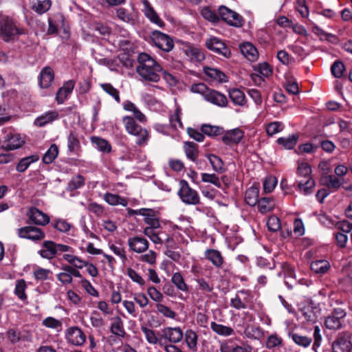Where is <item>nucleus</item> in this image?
Listing matches in <instances>:
<instances>
[{
    "instance_id": "f257e3e1",
    "label": "nucleus",
    "mask_w": 352,
    "mask_h": 352,
    "mask_svg": "<svg viewBox=\"0 0 352 352\" xmlns=\"http://www.w3.org/2000/svg\"><path fill=\"white\" fill-rule=\"evenodd\" d=\"M137 73L146 81L157 82L161 78L162 67L150 55L140 53L138 57Z\"/></svg>"
},
{
    "instance_id": "f03ea898",
    "label": "nucleus",
    "mask_w": 352,
    "mask_h": 352,
    "mask_svg": "<svg viewBox=\"0 0 352 352\" xmlns=\"http://www.w3.org/2000/svg\"><path fill=\"white\" fill-rule=\"evenodd\" d=\"M289 336L296 344L302 348L309 347L313 342L312 351L314 352H320L322 337L320 328L318 326L314 327L313 338L311 336L296 332H291Z\"/></svg>"
},
{
    "instance_id": "7ed1b4c3",
    "label": "nucleus",
    "mask_w": 352,
    "mask_h": 352,
    "mask_svg": "<svg viewBox=\"0 0 352 352\" xmlns=\"http://www.w3.org/2000/svg\"><path fill=\"white\" fill-rule=\"evenodd\" d=\"M25 34V30L8 16L0 19V36L6 42L14 40L16 36Z\"/></svg>"
},
{
    "instance_id": "20e7f679",
    "label": "nucleus",
    "mask_w": 352,
    "mask_h": 352,
    "mask_svg": "<svg viewBox=\"0 0 352 352\" xmlns=\"http://www.w3.org/2000/svg\"><path fill=\"white\" fill-rule=\"evenodd\" d=\"M123 122L127 132L137 138L136 144L139 146H144L149 138L148 132L146 129L138 124L134 119L130 116L123 118Z\"/></svg>"
},
{
    "instance_id": "39448f33",
    "label": "nucleus",
    "mask_w": 352,
    "mask_h": 352,
    "mask_svg": "<svg viewBox=\"0 0 352 352\" xmlns=\"http://www.w3.org/2000/svg\"><path fill=\"white\" fill-rule=\"evenodd\" d=\"M297 173L304 177L298 182V186L300 190L305 195L311 194L315 187V182L311 177V168L307 163H298Z\"/></svg>"
},
{
    "instance_id": "423d86ee",
    "label": "nucleus",
    "mask_w": 352,
    "mask_h": 352,
    "mask_svg": "<svg viewBox=\"0 0 352 352\" xmlns=\"http://www.w3.org/2000/svg\"><path fill=\"white\" fill-rule=\"evenodd\" d=\"M332 352H351V334L349 331L339 332L331 344Z\"/></svg>"
},
{
    "instance_id": "0eeeda50",
    "label": "nucleus",
    "mask_w": 352,
    "mask_h": 352,
    "mask_svg": "<svg viewBox=\"0 0 352 352\" xmlns=\"http://www.w3.org/2000/svg\"><path fill=\"white\" fill-rule=\"evenodd\" d=\"M177 195L186 204L188 205H197L199 204V196L197 192L192 189L186 180H181L179 182V190Z\"/></svg>"
},
{
    "instance_id": "6e6552de",
    "label": "nucleus",
    "mask_w": 352,
    "mask_h": 352,
    "mask_svg": "<svg viewBox=\"0 0 352 352\" xmlns=\"http://www.w3.org/2000/svg\"><path fill=\"white\" fill-rule=\"evenodd\" d=\"M149 37L153 43L164 52H168L174 47L173 39L168 35L158 30L151 32Z\"/></svg>"
},
{
    "instance_id": "1a4fd4ad",
    "label": "nucleus",
    "mask_w": 352,
    "mask_h": 352,
    "mask_svg": "<svg viewBox=\"0 0 352 352\" xmlns=\"http://www.w3.org/2000/svg\"><path fill=\"white\" fill-rule=\"evenodd\" d=\"M18 235L20 238L29 239L34 242L41 241L45 237V234L43 230L34 226L19 228Z\"/></svg>"
},
{
    "instance_id": "9d476101",
    "label": "nucleus",
    "mask_w": 352,
    "mask_h": 352,
    "mask_svg": "<svg viewBox=\"0 0 352 352\" xmlns=\"http://www.w3.org/2000/svg\"><path fill=\"white\" fill-rule=\"evenodd\" d=\"M65 338L69 343L75 346L83 345L87 339V336L82 329L76 326L67 329Z\"/></svg>"
},
{
    "instance_id": "9b49d317",
    "label": "nucleus",
    "mask_w": 352,
    "mask_h": 352,
    "mask_svg": "<svg viewBox=\"0 0 352 352\" xmlns=\"http://www.w3.org/2000/svg\"><path fill=\"white\" fill-rule=\"evenodd\" d=\"M206 46L210 50L223 56L225 58H230L231 56L230 50L219 38L212 37L206 41Z\"/></svg>"
},
{
    "instance_id": "f8f14e48",
    "label": "nucleus",
    "mask_w": 352,
    "mask_h": 352,
    "mask_svg": "<svg viewBox=\"0 0 352 352\" xmlns=\"http://www.w3.org/2000/svg\"><path fill=\"white\" fill-rule=\"evenodd\" d=\"M219 14L222 20L230 25L241 27L243 25L242 17L236 12L226 6H221L219 8Z\"/></svg>"
},
{
    "instance_id": "ddd939ff",
    "label": "nucleus",
    "mask_w": 352,
    "mask_h": 352,
    "mask_svg": "<svg viewBox=\"0 0 352 352\" xmlns=\"http://www.w3.org/2000/svg\"><path fill=\"white\" fill-rule=\"evenodd\" d=\"M184 337L182 330L179 327H165L162 329V338L171 343L180 342Z\"/></svg>"
},
{
    "instance_id": "4468645a",
    "label": "nucleus",
    "mask_w": 352,
    "mask_h": 352,
    "mask_svg": "<svg viewBox=\"0 0 352 352\" xmlns=\"http://www.w3.org/2000/svg\"><path fill=\"white\" fill-rule=\"evenodd\" d=\"M129 249L136 253L145 252L149 247L148 241L140 236H133L128 239Z\"/></svg>"
},
{
    "instance_id": "2eb2a0df",
    "label": "nucleus",
    "mask_w": 352,
    "mask_h": 352,
    "mask_svg": "<svg viewBox=\"0 0 352 352\" xmlns=\"http://www.w3.org/2000/svg\"><path fill=\"white\" fill-rule=\"evenodd\" d=\"M205 100L220 107H226L228 103V99L223 94L212 89H210Z\"/></svg>"
},
{
    "instance_id": "dca6fc26",
    "label": "nucleus",
    "mask_w": 352,
    "mask_h": 352,
    "mask_svg": "<svg viewBox=\"0 0 352 352\" xmlns=\"http://www.w3.org/2000/svg\"><path fill=\"white\" fill-rule=\"evenodd\" d=\"M144 9L143 12L144 15L148 18L151 22L157 25L160 28L164 26V22L160 18L157 12L154 10L148 0L142 1Z\"/></svg>"
},
{
    "instance_id": "f3484780",
    "label": "nucleus",
    "mask_w": 352,
    "mask_h": 352,
    "mask_svg": "<svg viewBox=\"0 0 352 352\" xmlns=\"http://www.w3.org/2000/svg\"><path fill=\"white\" fill-rule=\"evenodd\" d=\"M30 219L38 226H45L50 222V217L36 208H32L28 212Z\"/></svg>"
},
{
    "instance_id": "a211bd4d",
    "label": "nucleus",
    "mask_w": 352,
    "mask_h": 352,
    "mask_svg": "<svg viewBox=\"0 0 352 352\" xmlns=\"http://www.w3.org/2000/svg\"><path fill=\"white\" fill-rule=\"evenodd\" d=\"M244 133L239 129L228 131L222 137V141L228 145L237 144L243 138Z\"/></svg>"
},
{
    "instance_id": "6ab92c4d",
    "label": "nucleus",
    "mask_w": 352,
    "mask_h": 352,
    "mask_svg": "<svg viewBox=\"0 0 352 352\" xmlns=\"http://www.w3.org/2000/svg\"><path fill=\"white\" fill-rule=\"evenodd\" d=\"M54 78V73L53 69L50 67H45L41 72L39 75V85L43 89L50 87Z\"/></svg>"
},
{
    "instance_id": "aec40b11",
    "label": "nucleus",
    "mask_w": 352,
    "mask_h": 352,
    "mask_svg": "<svg viewBox=\"0 0 352 352\" xmlns=\"http://www.w3.org/2000/svg\"><path fill=\"white\" fill-rule=\"evenodd\" d=\"M56 243L52 241H45L41 249L38 251L39 255L46 259H51L56 254Z\"/></svg>"
},
{
    "instance_id": "412c9836",
    "label": "nucleus",
    "mask_w": 352,
    "mask_h": 352,
    "mask_svg": "<svg viewBox=\"0 0 352 352\" xmlns=\"http://www.w3.org/2000/svg\"><path fill=\"white\" fill-rule=\"evenodd\" d=\"M184 342L191 352L198 351V335L192 329H188L184 333Z\"/></svg>"
},
{
    "instance_id": "4be33fe9",
    "label": "nucleus",
    "mask_w": 352,
    "mask_h": 352,
    "mask_svg": "<svg viewBox=\"0 0 352 352\" xmlns=\"http://www.w3.org/2000/svg\"><path fill=\"white\" fill-rule=\"evenodd\" d=\"M205 258L210 261L214 266L221 268L223 264L224 260L221 253L214 249H207L204 252Z\"/></svg>"
},
{
    "instance_id": "5701e85b",
    "label": "nucleus",
    "mask_w": 352,
    "mask_h": 352,
    "mask_svg": "<svg viewBox=\"0 0 352 352\" xmlns=\"http://www.w3.org/2000/svg\"><path fill=\"white\" fill-rule=\"evenodd\" d=\"M320 183L329 189L338 190L342 186L343 180L335 175H324L321 177Z\"/></svg>"
},
{
    "instance_id": "b1692460",
    "label": "nucleus",
    "mask_w": 352,
    "mask_h": 352,
    "mask_svg": "<svg viewBox=\"0 0 352 352\" xmlns=\"http://www.w3.org/2000/svg\"><path fill=\"white\" fill-rule=\"evenodd\" d=\"M204 72L209 78L212 80L217 81L219 82H226L228 80V77L226 75L222 72L221 71L210 67H204Z\"/></svg>"
},
{
    "instance_id": "393cba45",
    "label": "nucleus",
    "mask_w": 352,
    "mask_h": 352,
    "mask_svg": "<svg viewBox=\"0 0 352 352\" xmlns=\"http://www.w3.org/2000/svg\"><path fill=\"white\" fill-rule=\"evenodd\" d=\"M24 143L25 141L21 138L20 135H12L9 137L4 144L2 145V148L6 151H12L19 148Z\"/></svg>"
},
{
    "instance_id": "a878e982",
    "label": "nucleus",
    "mask_w": 352,
    "mask_h": 352,
    "mask_svg": "<svg viewBox=\"0 0 352 352\" xmlns=\"http://www.w3.org/2000/svg\"><path fill=\"white\" fill-rule=\"evenodd\" d=\"M139 214L144 217V222L149 226L148 227H160V223L159 222V219L154 214V211L153 210L141 208L140 209Z\"/></svg>"
},
{
    "instance_id": "bb28decb",
    "label": "nucleus",
    "mask_w": 352,
    "mask_h": 352,
    "mask_svg": "<svg viewBox=\"0 0 352 352\" xmlns=\"http://www.w3.org/2000/svg\"><path fill=\"white\" fill-rule=\"evenodd\" d=\"M242 54L248 60L254 61L257 59L258 53L256 47L250 43H244L240 45Z\"/></svg>"
},
{
    "instance_id": "cd10ccee",
    "label": "nucleus",
    "mask_w": 352,
    "mask_h": 352,
    "mask_svg": "<svg viewBox=\"0 0 352 352\" xmlns=\"http://www.w3.org/2000/svg\"><path fill=\"white\" fill-rule=\"evenodd\" d=\"M74 87V83L72 80L66 82L62 87H60L56 93V99L58 104H63L72 91Z\"/></svg>"
},
{
    "instance_id": "c85d7f7f",
    "label": "nucleus",
    "mask_w": 352,
    "mask_h": 352,
    "mask_svg": "<svg viewBox=\"0 0 352 352\" xmlns=\"http://www.w3.org/2000/svg\"><path fill=\"white\" fill-rule=\"evenodd\" d=\"M244 334L250 339L261 340L264 336V331L259 326L247 324L244 329Z\"/></svg>"
},
{
    "instance_id": "c756f323",
    "label": "nucleus",
    "mask_w": 352,
    "mask_h": 352,
    "mask_svg": "<svg viewBox=\"0 0 352 352\" xmlns=\"http://www.w3.org/2000/svg\"><path fill=\"white\" fill-rule=\"evenodd\" d=\"M141 331L144 333L147 342L152 344H159L160 346L164 345L162 338V334L160 336H157L154 330L151 329L146 326L141 327Z\"/></svg>"
},
{
    "instance_id": "7c9ffc66",
    "label": "nucleus",
    "mask_w": 352,
    "mask_h": 352,
    "mask_svg": "<svg viewBox=\"0 0 352 352\" xmlns=\"http://www.w3.org/2000/svg\"><path fill=\"white\" fill-rule=\"evenodd\" d=\"M237 311H240L241 309H236ZM232 320L235 322H239V325L245 324L247 322H252L254 320V317L253 315L250 314L249 312H246L244 311H238L235 313L234 311H232Z\"/></svg>"
},
{
    "instance_id": "2f4dec72",
    "label": "nucleus",
    "mask_w": 352,
    "mask_h": 352,
    "mask_svg": "<svg viewBox=\"0 0 352 352\" xmlns=\"http://www.w3.org/2000/svg\"><path fill=\"white\" fill-rule=\"evenodd\" d=\"M39 160L38 155H32L22 158L16 165V170L19 173L25 172L34 162Z\"/></svg>"
},
{
    "instance_id": "473e14b6",
    "label": "nucleus",
    "mask_w": 352,
    "mask_h": 352,
    "mask_svg": "<svg viewBox=\"0 0 352 352\" xmlns=\"http://www.w3.org/2000/svg\"><path fill=\"white\" fill-rule=\"evenodd\" d=\"M258 188L252 186L249 188L245 193V200L246 203L251 206H254L258 202Z\"/></svg>"
},
{
    "instance_id": "72a5a7b5",
    "label": "nucleus",
    "mask_w": 352,
    "mask_h": 352,
    "mask_svg": "<svg viewBox=\"0 0 352 352\" xmlns=\"http://www.w3.org/2000/svg\"><path fill=\"white\" fill-rule=\"evenodd\" d=\"M58 117V113L56 111H49L45 114L37 118L34 122L35 124L38 126H43L45 124L53 122Z\"/></svg>"
},
{
    "instance_id": "f704fd0d",
    "label": "nucleus",
    "mask_w": 352,
    "mask_h": 352,
    "mask_svg": "<svg viewBox=\"0 0 352 352\" xmlns=\"http://www.w3.org/2000/svg\"><path fill=\"white\" fill-rule=\"evenodd\" d=\"M111 324V332L121 338H124L126 332L124 329L123 322L119 316L115 317Z\"/></svg>"
},
{
    "instance_id": "c9c22d12",
    "label": "nucleus",
    "mask_w": 352,
    "mask_h": 352,
    "mask_svg": "<svg viewBox=\"0 0 352 352\" xmlns=\"http://www.w3.org/2000/svg\"><path fill=\"white\" fill-rule=\"evenodd\" d=\"M123 108L124 110L133 112L134 116L137 120L141 122L146 121V116L137 108L133 102L130 101H125L123 103Z\"/></svg>"
},
{
    "instance_id": "e433bc0d",
    "label": "nucleus",
    "mask_w": 352,
    "mask_h": 352,
    "mask_svg": "<svg viewBox=\"0 0 352 352\" xmlns=\"http://www.w3.org/2000/svg\"><path fill=\"white\" fill-rule=\"evenodd\" d=\"M310 267L311 270L315 273L322 274L329 270L330 264L326 260H318L313 261Z\"/></svg>"
},
{
    "instance_id": "4c0bfd02",
    "label": "nucleus",
    "mask_w": 352,
    "mask_h": 352,
    "mask_svg": "<svg viewBox=\"0 0 352 352\" xmlns=\"http://www.w3.org/2000/svg\"><path fill=\"white\" fill-rule=\"evenodd\" d=\"M298 138V135L292 134L287 138H279L277 140V143L286 149H292L296 144Z\"/></svg>"
},
{
    "instance_id": "58836bf2",
    "label": "nucleus",
    "mask_w": 352,
    "mask_h": 352,
    "mask_svg": "<svg viewBox=\"0 0 352 352\" xmlns=\"http://www.w3.org/2000/svg\"><path fill=\"white\" fill-rule=\"evenodd\" d=\"M184 149L186 157L195 162L199 154L197 145L194 142H185Z\"/></svg>"
},
{
    "instance_id": "ea45409f",
    "label": "nucleus",
    "mask_w": 352,
    "mask_h": 352,
    "mask_svg": "<svg viewBox=\"0 0 352 352\" xmlns=\"http://www.w3.org/2000/svg\"><path fill=\"white\" fill-rule=\"evenodd\" d=\"M67 148L70 153H76L80 148V143L78 135L70 132L67 137Z\"/></svg>"
},
{
    "instance_id": "a19ab883",
    "label": "nucleus",
    "mask_w": 352,
    "mask_h": 352,
    "mask_svg": "<svg viewBox=\"0 0 352 352\" xmlns=\"http://www.w3.org/2000/svg\"><path fill=\"white\" fill-rule=\"evenodd\" d=\"M210 326L212 331L220 336H228L234 334V329L230 327L217 324L214 322H212Z\"/></svg>"
},
{
    "instance_id": "79ce46f5",
    "label": "nucleus",
    "mask_w": 352,
    "mask_h": 352,
    "mask_svg": "<svg viewBox=\"0 0 352 352\" xmlns=\"http://www.w3.org/2000/svg\"><path fill=\"white\" fill-rule=\"evenodd\" d=\"M230 100L234 104L242 106L245 102V94L239 89H232L229 91Z\"/></svg>"
},
{
    "instance_id": "37998d69",
    "label": "nucleus",
    "mask_w": 352,
    "mask_h": 352,
    "mask_svg": "<svg viewBox=\"0 0 352 352\" xmlns=\"http://www.w3.org/2000/svg\"><path fill=\"white\" fill-rule=\"evenodd\" d=\"M104 199L106 202L112 206L121 205L126 206L128 204V201L126 199L111 193H106Z\"/></svg>"
},
{
    "instance_id": "c03bdc74",
    "label": "nucleus",
    "mask_w": 352,
    "mask_h": 352,
    "mask_svg": "<svg viewBox=\"0 0 352 352\" xmlns=\"http://www.w3.org/2000/svg\"><path fill=\"white\" fill-rule=\"evenodd\" d=\"M58 148L53 144L50 146L43 157V162L46 164H51L58 156Z\"/></svg>"
},
{
    "instance_id": "a18cd8bd",
    "label": "nucleus",
    "mask_w": 352,
    "mask_h": 352,
    "mask_svg": "<svg viewBox=\"0 0 352 352\" xmlns=\"http://www.w3.org/2000/svg\"><path fill=\"white\" fill-rule=\"evenodd\" d=\"M186 54L192 61L201 62L205 59L204 53L197 47H189L186 50Z\"/></svg>"
},
{
    "instance_id": "49530a36",
    "label": "nucleus",
    "mask_w": 352,
    "mask_h": 352,
    "mask_svg": "<svg viewBox=\"0 0 352 352\" xmlns=\"http://www.w3.org/2000/svg\"><path fill=\"white\" fill-rule=\"evenodd\" d=\"M171 281L179 290L188 292V287L186 284L183 276L179 272H175L173 274Z\"/></svg>"
},
{
    "instance_id": "de8ad7c7",
    "label": "nucleus",
    "mask_w": 352,
    "mask_h": 352,
    "mask_svg": "<svg viewBox=\"0 0 352 352\" xmlns=\"http://www.w3.org/2000/svg\"><path fill=\"white\" fill-rule=\"evenodd\" d=\"M51 6L52 2L50 0L38 1L32 6V9L38 14H42L48 11Z\"/></svg>"
},
{
    "instance_id": "09e8293b",
    "label": "nucleus",
    "mask_w": 352,
    "mask_h": 352,
    "mask_svg": "<svg viewBox=\"0 0 352 352\" xmlns=\"http://www.w3.org/2000/svg\"><path fill=\"white\" fill-rule=\"evenodd\" d=\"M91 142L95 144L97 148L102 152L109 153L111 150V145L104 139L98 137H93L91 138Z\"/></svg>"
},
{
    "instance_id": "8fccbe9b",
    "label": "nucleus",
    "mask_w": 352,
    "mask_h": 352,
    "mask_svg": "<svg viewBox=\"0 0 352 352\" xmlns=\"http://www.w3.org/2000/svg\"><path fill=\"white\" fill-rule=\"evenodd\" d=\"M258 208L261 213H266L273 209L274 204L268 197L262 198L258 201Z\"/></svg>"
},
{
    "instance_id": "3c124183",
    "label": "nucleus",
    "mask_w": 352,
    "mask_h": 352,
    "mask_svg": "<svg viewBox=\"0 0 352 352\" xmlns=\"http://www.w3.org/2000/svg\"><path fill=\"white\" fill-rule=\"evenodd\" d=\"M265 346L269 349L283 346V339L277 334L270 335L266 341Z\"/></svg>"
},
{
    "instance_id": "603ef678",
    "label": "nucleus",
    "mask_w": 352,
    "mask_h": 352,
    "mask_svg": "<svg viewBox=\"0 0 352 352\" xmlns=\"http://www.w3.org/2000/svg\"><path fill=\"white\" fill-rule=\"evenodd\" d=\"M201 131L203 133L208 136H217L222 133L223 129L216 126L203 124L201 126Z\"/></svg>"
},
{
    "instance_id": "864d4df0",
    "label": "nucleus",
    "mask_w": 352,
    "mask_h": 352,
    "mask_svg": "<svg viewBox=\"0 0 352 352\" xmlns=\"http://www.w3.org/2000/svg\"><path fill=\"white\" fill-rule=\"evenodd\" d=\"M102 89L109 95L112 96L117 102H120V92L113 87L110 83H104L100 85Z\"/></svg>"
},
{
    "instance_id": "5fc2aeb1",
    "label": "nucleus",
    "mask_w": 352,
    "mask_h": 352,
    "mask_svg": "<svg viewBox=\"0 0 352 352\" xmlns=\"http://www.w3.org/2000/svg\"><path fill=\"white\" fill-rule=\"evenodd\" d=\"M26 289V283L23 279L18 280L16 283L14 293L21 300L26 299L25 290Z\"/></svg>"
},
{
    "instance_id": "6e6d98bb",
    "label": "nucleus",
    "mask_w": 352,
    "mask_h": 352,
    "mask_svg": "<svg viewBox=\"0 0 352 352\" xmlns=\"http://www.w3.org/2000/svg\"><path fill=\"white\" fill-rule=\"evenodd\" d=\"M324 324L326 327L329 329L336 330L340 329L342 327L341 321L333 315L327 317Z\"/></svg>"
},
{
    "instance_id": "4d7b16f0",
    "label": "nucleus",
    "mask_w": 352,
    "mask_h": 352,
    "mask_svg": "<svg viewBox=\"0 0 352 352\" xmlns=\"http://www.w3.org/2000/svg\"><path fill=\"white\" fill-rule=\"evenodd\" d=\"M116 16L124 23H130L133 21L132 14L124 8H120L116 10Z\"/></svg>"
},
{
    "instance_id": "13d9d810",
    "label": "nucleus",
    "mask_w": 352,
    "mask_h": 352,
    "mask_svg": "<svg viewBox=\"0 0 352 352\" xmlns=\"http://www.w3.org/2000/svg\"><path fill=\"white\" fill-rule=\"evenodd\" d=\"M284 128L283 124L280 122H273L266 126V132L267 135L272 136L274 134L281 131Z\"/></svg>"
},
{
    "instance_id": "bf43d9fd",
    "label": "nucleus",
    "mask_w": 352,
    "mask_h": 352,
    "mask_svg": "<svg viewBox=\"0 0 352 352\" xmlns=\"http://www.w3.org/2000/svg\"><path fill=\"white\" fill-rule=\"evenodd\" d=\"M150 239L155 244L168 243L172 240L168 234L157 232Z\"/></svg>"
},
{
    "instance_id": "052dcab7",
    "label": "nucleus",
    "mask_w": 352,
    "mask_h": 352,
    "mask_svg": "<svg viewBox=\"0 0 352 352\" xmlns=\"http://www.w3.org/2000/svg\"><path fill=\"white\" fill-rule=\"evenodd\" d=\"M63 258L77 268H82L84 265H87L86 262L74 255L64 254Z\"/></svg>"
},
{
    "instance_id": "680f3d73",
    "label": "nucleus",
    "mask_w": 352,
    "mask_h": 352,
    "mask_svg": "<svg viewBox=\"0 0 352 352\" xmlns=\"http://www.w3.org/2000/svg\"><path fill=\"white\" fill-rule=\"evenodd\" d=\"M345 69V67L342 62L340 60H337L334 62V63L332 65L331 67V71L333 74V76L335 78H340L342 77L343 74V72Z\"/></svg>"
},
{
    "instance_id": "e2e57ef3",
    "label": "nucleus",
    "mask_w": 352,
    "mask_h": 352,
    "mask_svg": "<svg viewBox=\"0 0 352 352\" xmlns=\"http://www.w3.org/2000/svg\"><path fill=\"white\" fill-rule=\"evenodd\" d=\"M85 184V178L80 175H78L74 177L68 184V188L70 190H74L82 187Z\"/></svg>"
},
{
    "instance_id": "0e129e2a",
    "label": "nucleus",
    "mask_w": 352,
    "mask_h": 352,
    "mask_svg": "<svg viewBox=\"0 0 352 352\" xmlns=\"http://www.w3.org/2000/svg\"><path fill=\"white\" fill-rule=\"evenodd\" d=\"M201 179L204 182L211 183L217 188H221V181L215 174L202 173Z\"/></svg>"
},
{
    "instance_id": "69168bd1",
    "label": "nucleus",
    "mask_w": 352,
    "mask_h": 352,
    "mask_svg": "<svg viewBox=\"0 0 352 352\" xmlns=\"http://www.w3.org/2000/svg\"><path fill=\"white\" fill-rule=\"evenodd\" d=\"M208 160L212 165V168L217 172H221L223 169V162L220 157L214 155H210Z\"/></svg>"
},
{
    "instance_id": "338daca9",
    "label": "nucleus",
    "mask_w": 352,
    "mask_h": 352,
    "mask_svg": "<svg viewBox=\"0 0 352 352\" xmlns=\"http://www.w3.org/2000/svg\"><path fill=\"white\" fill-rule=\"evenodd\" d=\"M156 258L157 254L153 250H149L147 253L141 255L139 260L151 265H154L156 263Z\"/></svg>"
},
{
    "instance_id": "774afa93",
    "label": "nucleus",
    "mask_w": 352,
    "mask_h": 352,
    "mask_svg": "<svg viewBox=\"0 0 352 352\" xmlns=\"http://www.w3.org/2000/svg\"><path fill=\"white\" fill-rule=\"evenodd\" d=\"M109 248L116 256L120 257L123 263L127 261L126 251L123 247L121 245L118 246L115 244H111L110 245Z\"/></svg>"
}]
</instances>
